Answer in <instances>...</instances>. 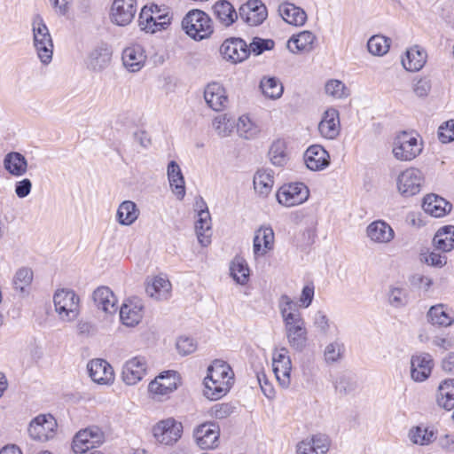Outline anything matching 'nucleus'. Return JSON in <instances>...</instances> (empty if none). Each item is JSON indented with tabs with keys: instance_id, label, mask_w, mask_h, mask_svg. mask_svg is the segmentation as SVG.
I'll return each instance as SVG.
<instances>
[{
	"instance_id": "1",
	"label": "nucleus",
	"mask_w": 454,
	"mask_h": 454,
	"mask_svg": "<svg viewBox=\"0 0 454 454\" xmlns=\"http://www.w3.org/2000/svg\"><path fill=\"white\" fill-rule=\"evenodd\" d=\"M278 308L288 344L293 349L301 352L308 344V331L297 304L287 294H282L278 301Z\"/></svg>"
},
{
	"instance_id": "2",
	"label": "nucleus",
	"mask_w": 454,
	"mask_h": 454,
	"mask_svg": "<svg viewBox=\"0 0 454 454\" xmlns=\"http://www.w3.org/2000/svg\"><path fill=\"white\" fill-rule=\"evenodd\" d=\"M234 373L231 366L223 360L216 359L207 369L204 380V395L210 400H217L225 395L233 384Z\"/></svg>"
},
{
	"instance_id": "3",
	"label": "nucleus",
	"mask_w": 454,
	"mask_h": 454,
	"mask_svg": "<svg viewBox=\"0 0 454 454\" xmlns=\"http://www.w3.org/2000/svg\"><path fill=\"white\" fill-rule=\"evenodd\" d=\"M423 151V142L418 136L406 131L401 132L393 142L394 157L401 161H411Z\"/></svg>"
},
{
	"instance_id": "4",
	"label": "nucleus",
	"mask_w": 454,
	"mask_h": 454,
	"mask_svg": "<svg viewBox=\"0 0 454 454\" xmlns=\"http://www.w3.org/2000/svg\"><path fill=\"white\" fill-rule=\"evenodd\" d=\"M55 311L65 322L74 321L80 314V298L70 289L57 290L53 296Z\"/></svg>"
},
{
	"instance_id": "5",
	"label": "nucleus",
	"mask_w": 454,
	"mask_h": 454,
	"mask_svg": "<svg viewBox=\"0 0 454 454\" xmlns=\"http://www.w3.org/2000/svg\"><path fill=\"white\" fill-rule=\"evenodd\" d=\"M34 46L38 58L43 64H49L52 59L53 42L51 35L43 18L36 15L32 23Z\"/></svg>"
},
{
	"instance_id": "6",
	"label": "nucleus",
	"mask_w": 454,
	"mask_h": 454,
	"mask_svg": "<svg viewBox=\"0 0 454 454\" xmlns=\"http://www.w3.org/2000/svg\"><path fill=\"white\" fill-rule=\"evenodd\" d=\"M182 27L191 37L202 40L213 33L209 16L198 9L190 11L182 20Z\"/></svg>"
},
{
	"instance_id": "7",
	"label": "nucleus",
	"mask_w": 454,
	"mask_h": 454,
	"mask_svg": "<svg viewBox=\"0 0 454 454\" xmlns=\"http://www.w3.org/2000/svg\"><path fill=\"white\" fill-rule=\"evenodd\" d=\"M155 441L163 445H173L182 436L183 425L174 418L160 420L152 429Z\"/></svg>"
},
{
	"instance_id": "8",
	"label": "nucleus",
	"mask_w": 454,
	"mask_h": 454,
	"mask_svg": "<svg viewBox=\"0 0 454 454\" xmlns=\"http://www.w3.org/2000/svg\"><path fill=\"white\" fill-rule=\"evenodd\" d=\"M424 181L425 177L422 171L417 168L410 167L402 171L397 176V190L403 196L411 197L420 192Z\"/></svg>"
},
{
	"instance_id": "9",
	"label": "nucleus",
	"mask_w": 454,
	"mask_h": 454,
	"mask_svg": "<svg viewBox=\"0 0 454 454\" xmlns=\"http://www.w3.org/2000/svg\"><path fill=\"white\" fill-rule=\"evenodd\" d=\"M272 367L279 385L284 388L289 387L291 384L292 361L286 348L282 347L273 350Z\"/></svg>"
},
{
	"instance_id": "10",
	"label": "nucleus",
	"mask_w": 454,
	"mask_h": 454,
	"mask_svg": "<svg viewBox=\"0 0 454 454\" xmlns=\"http://www.w3.org/2000/svg\"><path fill=\"white\" fill-rule=\"evenodd\" d=\"M276 196L279 204L290 207L306 201L309 191L303 183H292L282 185Z\"/></svg>"
},
{
	"instance_id": "11",
	"label": "nucleus",
	"mask_w": 454,
	"mask_h": 454,
	"mask_svg": "<svg viewBox=\"0 0 454 454\" xmlns=\"http://www.w3.org/2000/svg\"><path fill=\"white\" fill-rule=\"evenodd\" d=\"M104 442V434L98 427L80 430L74 437L72 449L76 454H83Z\"/></svg>"
},
{
	"instance_id": "12",
	"label": "nucleus",
	"mask_w": 454,
	"mask_h": 454,
	"mask_svg": "<svg viewBox=\"0 0 454 454\" xmlns=\"http://www.w3.org/2000/svg\"><path fill=\"white\" fill-rule=\"evenodd\" d=\"M56 429L57 421L53 416L39 415L30 422L28 434L35 440L46 442L54 437Z\"/></svg>"
},
{
	"instance_id": "13",
	"label": "nucleus",
	"mask_w": 454,
	"mask_h": 454,
	"mask_svg": "<svg viewBox=\"0 0 454 454\" xmlns=\"http://www.w3.org/2000/svg\"><path fill=\"white\" fill-rule=\"evenodd\" d=\"M221 55L224 59L233 64L246 60L250 55L248 44L239 37H231L222 43Z\"/></svg>"
},
{
	"instance_id": "14",
	"label": "nucleus",
	"mask_w": 454,
	"mask_h": 454,
	"mask_svg": "<svg viewBox=\"0 0 454 454\" xmlns=\"http://www.w3.org/2000/svg\"><path fill=\"white\" fill-rule=\"evenodd\" d=\"M137 12L136 0H114L110 19L118 26H127L134 19Z\"/></svg>"
},
{
	"instance_id": "15",
	"label": "nucleus",
	"mask_w": 454,
	"mask_h": 454,
	"mask_svg": "<svg viewBox=\"0 0 454 454\" xmlns=\"http://www.w3.org/2000/svg\"><path fill=\"white\" fill-rule=\"evenodd\" d=\"M112 49L107 43H98L90 51L87 57V68L95 73L102 72L109 67L112 60Z\"/></svg>"
},
{
	"instance_id": "16",
	"label": "nucleus",
	"mask_w": 454,
	"mask_h": 454,
	"mask_svg": "<svg viewBox=\"0 0 454 454\" xmlns=\"http://www.w3.org/2000/svg\"><path fill=\"white\" fill-rule=\"evenodd\" d=\"M240 19L250 26L262 24L268 16L266 6L260 0H249L239 9Z\"/></svg>"
},
{
	"instance_id": "17",
	"label": "nucleus",
	"mask_w": 454,
	"mask_h": 454,
	"mask_svg": "<svg viewBox=\"0 0 454 454\" xmlns=\"http://www.w3.org/2000/svg\"><path fill=\"white\" fill-rule=\"evenodd\" d=\"M434 367L430 354L420 353L411 358V377L416 382H423L429 378Z\"/></svg>"
},
{
	"instance_id": "18",
	"label": "nucleus",
	"mask_w": 454,
	"mask_h": 454,
	"mask_svg": "<svg viewBox=\"0 0 454 454\" xmlns=\"http://www.w3.org/2000/svg\"><path fill=\"white\" fill-rule=\"evenodd\" d=\"M220 436V427L215 422H206L194 430L197 444L201 449H212L217 446Z\"/></svg>"
},
{
	"instance_id": "19",
	"label": "nucleus",
	"mask_w": 454,
	"mask_h": 454,
	"mask_svg": "<svg viewBox=\"0 0 454 454\" xmlns=\"http://www.w3.org/2000/svg\"><path fill=\"white\" fill-rule=\"evenodd\" d=\"M179 377L175 371L161 372L150 382L148 389L152 394L165 395L177 388Z\"/></svg>"
},
{
	"instance_id": "20",
	"label": "nucleus",
	"mask_w": 454,
	"mask_h": 454,
	"mask_svg": "<svg viewBox=\"0 0 454 454\" xmlns=\"http://www.w3.org/2000/svg\"><path fill=\"white\" fill-rule=\"evenodd\" d=\"M146 360L143 356H135L128 360L122 368V380L127 385L139 382L146 372Z\"/></svg>"
},
{
	"instance_id": "21",
	"label": "nucleus",
	"mask_w": 454,
	"mask_h": 454,
	"mask_svg": "<svg viewBox=\"0 0 454 454\" xmlns=\"http://www.w3.org/2000/svg\"><path fill=\"white\" fill-rule=\"evenodd\" d=\"M304 162L310 170H322L330 164V155L322 145H312L304 153Z\"/></svg>"
},
{
	"instance_id": "22",
	"label": "nucleus",
	"mask_w": 454,
	"mask_h": 454,
	"mask_svg": "<svg viewBox=\"0 0 454 454\" xmlns=\"http://www.w3.org/2000/svg\"><path fill=\"white\" fill-rule=\"evenodd\" d=\"M87 368L89 375L94 382L109 384L114 381V370L106 360L100 358L93 359L88 363Z\"/></svg>"
},
{
	"instance_id": "23",
	"label": "nucleus",
	"mask_w": 454,
	"mask_h": 454,
	"mask_svg": "<svg viewBox=\"0 0 454 454\" xmlns=\"http://www.w3.org/2000/svg\"><path fill=\"white\" fill-rule=\"evenodd\" d=\"M318 130L322 137L327 139L336 138L340 131L339 112L334 108H329L324 113V116L318 124Z\"/></svg>"
},
{
	"instance_id": "24",
	"label": "nucleus",
	"mask_w": 454,
	"mask_h": 454,
	"mask_svg": "<svg viewBox=\"0 0 454 454\" xmlns=\"http://www.w3.org/2000/svg\"><path fill=\"white\" fill-rule=\"evenodd\" d=\"M366 235L374 243L387 244L395 238V231L386 222L377 220L367 226Z\"/></svg>"
},
{
	"instance_id": "25",
	"label": "nucleus",
	"mask_w": 454,
	"mask_h": 454,
	"mask_svg": "<svg viewBox=\"0 0 454 454\" xmlns=\"http://www.w3.org/2000/svg\"><path fill=\"white\" fill-rule=\"evenodd\" d=\"M124 67L132 73L139 71L145 65L146 56L139 44H133L124 49L121 56Z\"/></svg>"
},
{
	"instance_id": "26",
	"label": "nucleus",
	"mask_w": 454,
	"mask_h": 454,
	"mask_svg": "<svg viewBox=\"0 0 454 454\" xmlns=\"http://www.w3.org/2000/svg\"><path fill=\"white\" fill-rule=\"evenodd\" d=\"M330 442L326 435L317 434L310 439L300 442L297 445L298 454H325L329 450Z\"/></svg>"
},
{
	"instance_id": "27",
	"label": "nucleus",
	"mask_w": 454,
	"mask_h": 454,
	"mask_svg": "<svg viewBox=\"0 0 454 454\" xmlns=\"http://www.w3.org/2000/svg\"><path fill=\"white\" fill-rule=\"evenodd\" d=\"M254 254L255 257L265 255L274 247V231L270 227H261L254 238Z\"/></svg>"
},
{
	"instance_id": "28",
	"label": "nucleus",
	"mask_w": 454,
	"mask_h": 454,
	"mask_svg": "<svg viewBox=\"0 0 454 454\" xmlns=\"http://www.w3.org/2000/svg\"><path fill=\"white\" fill-rule=\"evenodd\" d=\"M204 98L208 106L215 111L223 110L228 101L224 88L218 82L209 83L206 87Z\"/></svg>"
},
{
	"instance_id": "29",
	"label": "nucleus",
	"mask_w": 454,
	"mask_h": 454,
	"mask_svg": "<svg viewBox=\"0 0 454 454\" xmlns=\"http://www.w3.org/2000/svg\"><path fill=\"white\" fill-rule=\"evenodd\" d=\"M422 207L427 214L442 217L450 212L452 205L436 194H428L424 198Z\"/></svg>"
},
{
	"instance_id": "30",
	"label": "nucleus",
	"mask_w": 454,
	"mask_h": 454,
	"mask_svg": "<svg viewBox=\"0 0 454 454\" xmlns=\"http://www.w3.org/2000/svg\"><path fill=\"white\" fill-rule=\"evenodd\" d=\"M427 53L419 45H414L405 52V58L402 59L403 67L410 72H417L423 68L427 62Z\"/></svg>"
},
{
	"instance_id": "31",
	"label": "nucleus",
	"mask_w": 454,
	"mask_h": 454,
	"mask_svg": "<svg viewBox=\"0 0 454 454\" xmlns=\"http://www.w3.org/2000/svg\"><path fill=\"white\" fill-rule=\"evenodd\" d=\"M143 317V305L140 301H129L120 309V318L123 325L133 327Z\"/></svg>"
},
{
	"instance_id": "32",
	"label": "nucleus",
	"mask_w": 454,
	"mask_h": 454,
	"mask_svg": "<svg viewBox=\"0 0 454 454\" xmlns=\"http://www.w3.org/2000/svg\"><path fill=\"white\" fill-rule=\"evenodd\" d=\"M95 305L106 313L113 314L117 310L116 298L107 286H99L92 295Z\"/></svg>"
},
{
	"instance_id": "33",
	"label": "nucleus",
	"mask_w": 454,
	"mask_h": 454,
	"mask_svg": "<svg viewBox=\"0 0 454 454\" xmlns=\"http://www.w3.org/2000/svg\"><path fill=\"white\" fill-rule=\"evenodd\" d=\"M434 247L441 252L448 253L454 249V225L441 227L433 238Z\"/></svg>"
},
{
	"instance_id": "34",
	"label": "nucleus",
	"mask_w": 454,
	"mask_h": 454,
	"mask_svg": "<svg viewBox=\"0 0 454 454\" xmlns=\"http://www.w3.org/2000/svg\"><path fill=\"white\" fill-rule=\"evenodd\" d=\"M167 173L172 192L178 200H183L185 195V186L179 165L175 160H171L168 165Z\"/></svg>"
},
{
	"instance_id": "35",
	"label": "nucleus",
	"mask_w": 454,
	"mask_h": 454,
	"mask_svg": "<svg viewBox=\"0 0 454 454\" xmlns=\"http://www.w3.org/2000/svg\"><path fill=\"white\" fill-rule=\"evenodd\" d=\"M254 191L262 197H267L274 184V172L271 169H258L254 176Z\"/></svg>"
},
{
	"instance_id": "36",
	"label": "nucleus",
	"mask_w": 454,
	"mask_h": 454,
	"mask_svg": "<svg viewBox=\"0 0 454 454\" xmlns=\"http://www.w3.org/2000/svg\"><path fill=\"white\" fill-rule=\"evenodd\" d=\"M278 12L286 23L294 26H302L307 20L306 12L301 8L290 3L281 4L278 7Z\"/></svg>"
},
{
	"instance_id": "37",
	"label": "nucleus",
	"mask_w": 454,
	"mask_h": 454,
	"mask_svg": "<svg viewBox=\"0 0 454 454\" xmlns=\"http://www.w3.org/2000/svg\"><path fill=\"white\" fill-rule=\"evenodd\" d=\"M436 403L446 411L454 409V379H447L441 382L437 389Z\"/></svg>"
},
{
	"instance_id": "38",
	"label": "nucleus",
	"mask_w": 454,
	"mask_h": 454,
	"mask_svg": "<svg viewBox=\"0 0 454 454\" xmlns=\"http://www.w3.org/2000/svg\"><path fill=\"white\" fill-rule=\"evenodd\" d=\"M199 242L207 247L211 242V216L208 210L198 212V220L195 224Z\"/></svg>"
},
{
	"instance_id": "39",
	"label": "nucleus",
	"mask_w": 454,
	"mask_h": 454,
	"mask_svg": "<svg viewBox=\"0 0 454 454\" xmlns=\"http://www.w3.org/2000/svg\"><path fill=\"white\" fill-rule=\"evenodd\" d=\"M315 41L316 35L310 31L304 30L288 40L287 48L293 53L310 51Z\"/></svg>"
},
{
	"instance_id": "40",
	"label": "nucleus",
	"mask_w": 454,
	"mask_h": 454,
	"mask_svg": "<svg viewBox=\"0 0 454 454\" xmlns=\"http://www.w3.org/2000/svg\"><path fill=\"white\" fill-rule=\"evenodd\" d=\"M213 13L215 18L225 27H229L235 22L239 14L232 4L227 0H220L213 6Z\"/></svg>"
},
{
	"instance_id": "41",
	"label": "nucleus",
	"mask_w": 454,
	"mask_h": 454,
	"mask_svg": "<svg viewBox=\"0 0 454 454\" xmlns=\"http://www.w3.org/2000/svg\"><path fill=\"white\" fill-rule=\"evenodd\" d=\"M4 167L11 175L21 176L27 170V160L21 153L11 152L4 159Z\"/></svg>"
},
{
	"instance_id": "42",
	"label": "nucleus",
	"mask_w": 454,
	"mask_h": 454,
	"mask_svg": "<svg viewBox=\"0 0 454 454\" xmlns=\"http://www.w3.org/2000/svg\"><path fill=\"white\" fill-rule=\"evenodd\" d=\"M139 216V209L135 202L131 200L122 201L116 212V221L124 226H129L137 221Z\"/></svg>"
},
{
	"instance_id": "43",
	"label": "nucleus",
	"mask_w": 454,
	"mask_h": 454,
	"mask_svg": "<svg viewBox=\"0 0 454 454\" xmlns=\"http://www.w3.org/2000/svg\"><path fill=\"white\" fill-rule=\"evenodd\" d=\"M427 319L434 325L439 326H450L454 318L448 312L447 309L443 304H437L432 306L427 312Z\"/></svg>"
},
{
	"instance_id": "44",
	"label": "nucleus",
	"mask_w": 454,
	"mask_h": 454,
	"mask_svg": "<svg viewBox=\"0 0 454 454\" xmlns=\"http://www.w3.org/2000/svg\"><path fill=\"white\" fill-rule=\"evenodd\" d=\"M170 290V282L162 277L154 278L153 283L149 284L145 289L148 295L157 300L167 299Z\"/></svg>"
},
{
	"instance_id": "45",
	"label": "nucleus",
	"mask_w": 454,
	"mask_h": 454,
	"mask_svg": "<svg viewBox=\"0 0 454 454\" xmlns=\"http://www.w3.org/2000/svg\"><path fill=\"white\" fill-rule=\"evenodd\" d=\"M269 158L270 162L277 167H283L288 161V154L286 153V144L282 139L274 141L269 150Z\"/></svg>"
},
{
	"instance_id": "46",
	"label": "nucleus",
	"mask_w": 454,
	"mask_h": 454,
	"mask_svg": "<svg viewBox=\"0 0 454 454\" xmlns=\"http://www.w3.org/2000/svg\"><path fill=\"white\" fill-rule=\"evenodd\" d=\"M260 88L263 95L271 99H277L283 94L284 88L276 77H263L260 82Z\"/></svg>"
},
{
	"instance_id": "47",
	"label": "nucleus",
	"mask_w": 454,
	"mask_h": 454,
	"mask_svg": "<svg viewBox=\"0 0 454 454\" xmlns=\"http://www.w3.org/2000/svg\"><path fill=\"white\" fill-rule=\"evenodd\" d=\"M387 301L395 309L403 308L409 303V292L406 288L392 286L387 293Z\"/></svg>"
},
{
	"instance_id": "48",
	"label": "nucleus",
	"mask_w": 454,
	"mask_h": 454,
	"mask_svg": "<svg viewBox=\"0 0 454 454\" xmlns=\"http://www.w3.org/2000/svg\"><path fill=\"white\" fill-rule=\"evenodd\" d=\"M231 274L237 283L245 285L249 279V269L245 260L237 257L231 262L230 267Z\"/></svg>"
},
{
	"instance_id": "49",
	"label": "nucleus",
	"mask_w": 454,
	"mask_h": 454,
	"mask_svg": "<svg viewBox=\"0 0 454 454\" xmlns=\"http://www.w3.org/2000/svg\"><path fill=\"white\" fill-rule=\"evenodd\" d=\"M409 438L415 444L427 445L435 439V436L433 430L419 426L410 430Z\"/></svg>"
},
{
	"instance_id": "50",
	"label": "nucleus",
	"mask_w": 454,
	"mask_h": 454,
	"mask_svg": "<svg viewBox=\"0 0 454 454\" xmlns=\"http://www.w3.org/2000/svg\"><path fill=\"white\" fill-rule=\"evenodd\" d=\"M33 280V271L28 268L19 269L12 279V285L16 291L24 293L31 285Z\"/></svg>"
},
{
	"instance_id": "51",
	"label": "nucleus",
	"mask_w": 454,
	"mask_h": 454,
	"mask_svg": "<svg viewBox=\"0 0 454 454\" xmlns=\"http://www.w3.org/2000/svg\"><path fill=\"white\" fill-rule=\"evenodd\" d=\"M213 127L218 136L225 137L232 132L235 127V120L227 114H221L214 119Z\"/></svg>"
},
{
	"instance_id": "52",
	"label": "nucleus",
	"mask_w": 454,
	"mask_h": 454,
	"mask_svg": "<svg viewBox=\"0 0 454 454\" xmlns=\"http://www.w3.org/2000/svg\"><path fill=\"white\" fill-rule=\"evenodd\" d=\"M237 130L240 137L251 139L259 133V128L250 120L248 116H241L237 122Z\"/></svg>"
},
{
	"instance_id": "53",
	"label": "nucleus",
	"mask_w": 454,
	"mask_h": 454,
	"mask_svg": "<svg viewBox=\"0 0 454 454\" xmlns=\"http://www.w3.org/2000/svg\"><path fill=\"white\" fill-rule=\"evenodd\" d=\"M389 46V39L379 35L372 36L367 43L368 51L376 56L386 54Z\"/></svg>"
},
{
	"instance_id": "54",
	"label": "nucleus",
	"mask_w": 454,
	"mask_h": 454,
	"mask_svg": "<svg viewBox=\"0 0 454 454\" xmlns=\"http://www.w3.org/2000/svg\"><path fill=\"white\" fill-rule=\"evenodd\" d=\"M345 348L343 343L335 340L329 343L324 352L325 359L327 364L336 363L342 358Z\"/></svg>"
},
{
	"instance_id": "55",
	"label": "nucleus",
	"mask_w": 454,
	"mask_h": 454,
	"mask_svg": "<svg viewBox=\"0 0 454 454\" xmlns=\"http://www.w3.org/2000/svg\"><path fill=\"white\" fill-rule=\"evenodd\" d=\"M325 93L334 98H344L348 96V90L339 80H330L325 86Z\"/></svg>"
},
{
	"instance_id": "56",
	"label": "nucleus",
	"mask_w": 454,
	"mask_h": 454,
	"mask_svg": "<svg viewBox=\"0 0 454 454\" xmlns=\"http://www.w3.org/2000/svg\"><path fill=\"white\" fill-rule=\"evenodd\" d=\"M235 407L229 403H219L214 404L207 411V414L216 419H223L233 413Z\"/></svg>"
},
{
	"instance_id": "57",
	"label": "nucleus",
	"mask_w": 454,
	"mask_h": 454,
	"mask_svg": "<svg viewBox=\"0 0 454 454\" xmlns=\"http://www.w3.org/2000/svg\"><path fill=\"white\" fill-rule=\"evenodd\" d=\"M274 45L275 43L271 39L254 37L248 45V49L250 50V53L253 52L255 55H260L265 51L273 49Z\"/></svg>"
},
{
	"instance_id": "58",
	"label": "nucleus",
	"mask_w": 454,
	"mask_h": 454,
	"mask_svg": "<svg viewBox=\"0 0 454 454\" xmlns=\"http://www.w3.org/2000/svg\"><path fill=\"white\" fill-rule=\"evenodd\" d=\"M438 138L444 144L454 141V120L447 121L439 127Z\"/></svg>"
},
{
	"instance_id": "59",
	"label": "nucleus",
	"mask_w": 454,
	"mask_h": 454,
	"mask_svg": "<svg viewBox=\"0 0 454 454\" xmlns=\"http://www.w3.org/2000/svg\"><path fill=\"white\" fill-rule=\"evenodd\" d=\"M176 346L179 354L183 356L192 354L197 348V344L194 340L189 337L178 338Z\"/></svg>"
},
{
	"instance_id": "60",
	"label": "nucleus",
	"mask_w": 454,
	"mask_h": 454,
	"mask_svg": "<svg viewBox=\"0 0 454 454\" xmlns=\"http://www.w3.org/2000/svg\"><path fill=\"white\" fill-rule=\"evenodd\" d=\"M256 378L263 395L267 398L272 399L275 396V390L272 385L269 382L265 372L263 371L257 372Z\"/></svg>"
},
{
	"instance_id": "61",
	"label": "nucleus",
	"mask_w": 454,
	"mask_h": 454,
	"mask_svg": "<svg viewBox=\"0 0 454 454\" xmlns=\"http://www.w3.org/2000/svg\"><path fill=\"white\" fill-rule=\"evenodd\" d=\"M431 81L427 77L419 78L413 85V91L418 97L425 98L431 90Z\"/></svg>"
},
{
	"instance_id": "62",
	"label": "nucleus",
	"mask_w": 454,
	"mask_h": 454,
	"mask_svg": "<svg viewBox=\"0 0 454 454\" xmlns=\"http://www.w3.org/2000/svg\"><path fill=\"white\" fill-rule=\"evenodd\" d=\"M356 387L355 381L348 376L342 375L338 378L335 383V388L340 393L348 394L354 390Z\"/></svg>"
},
{
	"instance_id": "63",
	"label": "nucleus",
	"mask_w": 454,
	"mask_h": 454,
	"mask_svg": "<svg viewBox=\"0 0 454 454\" xmlns=\"http://www.w3.org/2000/svg\"><path fill=\"white\" fill-rule=\"evenodd\" d=\"M314 324L323 334H326L329 332V319L323 311L319 310L315 314Z\"/></svg>"
},
{
	"instance_id": "64",
	"label": "nucleus",
	"mask_w": 454,
	"mask_h": 454,
	"mask_svg": "<svg viewBox=\"0 0 454 454\" xmlns=\"http://www.w3.org/2000/svg\"><path fill=\"white\" fill-rule=\"evenodd\" d=\"M32 183L28 178H24L15 184V193L20 198H26L31 192Z\"/></svg>"
}]
</instances>
